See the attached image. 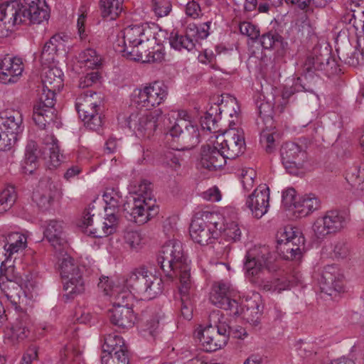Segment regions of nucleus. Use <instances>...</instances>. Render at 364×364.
<instances>
[{
	"label": "nucleus",
	"mask_w": 364,
	"mask_h": 364,
	"mask_svg": "<svg viewBox=\"0 0 364 364\" xmlns=\"http://www.w3.org/2000/svg\"><path fill=\"white\" fill-rule=\"evenodd\" d=\"M158 264L166 277L172 279L179 277L181 294V315L190 321L193 318V286L191 279L190 266L184 256L180 242L168 241L162 247L157 257Z\"/></svg>",
	"instance_id": "obj_1"
},
{
	"label": "nucleus",
	"mask_w": 364,
	"mask_h": 364,
	"mask_svg": "<svg viewBox=\"0 0 364 364\" xmlns=\"http://www.w3.org/2000/svg\"><path fill=\"white\" fill-rule=\"evenodd\" d=\"M220 311H214L210 315L209 324L197 331L203 349L206 352H214L224 347L229 339L231 327L227 318L220 314Z\"/></svg>",
	"instance_id": "obj_2"
},
{
	"label": "nucleus",
	"mask_w": 364,
	"mask_h": 364,
	"mask_svg": "<svg viewBox=\"0 0 364 364\" xmlns=\"http://www.w3.org/2000/svg\"><path fill=\"white\" fill-rule=\"evenodd\" d=\"M223 228V218L219 214L204 212L201 218H194L189 228L190 236L196 243L205 245L216 238Z\"/></svg>",
	"instance_id": "obj_3"
},
{
	"label": "nucleus",
	"mask_w": 364,
	"mask_h": 364,
	"mask_svg": "<svg viewBox=\"0 0 364 364\" xmlns=\"http://www.w3.org/2000/svg\"><path fill=\"white\" fill-rule=\"evenodd\" d=\"M100 107V97L97 92L92 90L84 92L76 99L75 107L79 117L90 130L98 131L103 124L99 113Z\"/></svg>",
	"instance_id": "obj_4"
},
{
	"label": "nucleus",
	"mask_w": 364,
	"mask_h": 364,
	"mask_svg": "<svg viewBox=\"0 0 364 364\" xmlns=\"http://www.w3.org/2000/svg\"><path fill=\"white\" fill-rule=\"evenodd\" d=\"M22 114L17 110L0 114V151L11 149L17 141V136L23 131Z\"/></svg>",
	"instance_id": "obj_5"
},
{
	"label": "nucleus",
	"mask_w": 364,
	"mask_h": 364,
	"mask_svg": "<svg viewBox=\"0 0 364 364\" xmlns=\"http://www.w3.org/2000/svg\"><path fill=\"white\" fill-rule=\"evenodd\" d=\"M272 262V254L267 247L250 250L245 255L244 262V269L249 281L252 282V279H258L264 276L265 272H270Z\"/></svg>",
	"instance_id": "obj_6"
},
{
	"label": "nucleus",
	"mask_w": 364,
	"mask_h": 364,
	"mask_svg": "<svg viewBox=\"0 0 364 364\" xmlns=\"http://www.w3.org/2000/svg\"><path fill=\"white\" fill-rule=\"evenodd\" d=\"M60 267V275L64 280V290L67 292V296L73 298L82 294L85 290V282L82 274V269L70 256L62 259Z\"/></svg>",
	"instance_id": "obj_7"
},
{
	"label": "nucleus",
	"mask_w": 364,
	"mask_h": 364,
	"mask_svg": "<svg viewBox=\"0 0 364 364\" xmlns=\"http://www.w3.org/2000/svg\"><path fill=\"white\" fill-rule=\"evenodd\" d=\"M167 96V87L162 82H154L143 88L135 89L132 101L139 107L150 109L163 103Z\"/></svg>",
	"instance_id": "obj_8"
},
{
	"label": "nucleus",
	"mask_w": 364,
	"mask_h": 364,
	"mask_svg": "<svg viewBox=\"0 0 364 364\" xmlns=\"http://www.w3.org/2000/svg\"><path fill=\"white\" fill-rule=\"evenodd\" d=\"M348 220V216L345 213L330 210L327 211L324 216L316 220L312 229L318 239H323L328 234L341 230L346 226Z\"/></svg>",
	"instance_id": "obj_9"
},
{
	"label": "nucleus",
	"mask_w": 364,
	"mask_h": 364,
	"mask_svg": "<svg viewBox=\"0 0 364 364\" xmlns=\"http://www.w3.org/2000/svg\"><path fill=\"white\" fill-rule=\"evenodd\" d=\"M59 90L48 89L43 86L39 102L34 105L33 119L41 128L46 129L50 125L53 118L55 92Z\"/></svg>",
	"instance_id": "obj_10"
},
{
	"label": "nucleus",
	"mask_w": 364,
	"mask_h": 364,
	"mask_svg": "<svg viewBox=\"0 0 364 364\" xmlns=\"http://www.w3.org/2000/svg\"><path fill=\"white\" fill-rule=\"evenodd\" d=\"M218 145L228 159H235L245 150V136L242 129L230 127L218 137Z\"/></svg>",
	"instance_id": "obj_11"
},
{
	"label": "nucleus",
	"mask_w": 364,
	"mask_h": 364,
	"mask_svg": "<svg viewBox=\"0 0 364 364\" xmlns=\"http://www.w3.org/2000/svg\"><path fill=\"white\" fill-rule=\"evenodd\" d=\"M161 114V109H156L143 115L133 113L126 120L127 125L136 134L150 137L158 127Z\"/></svg>",
	"instance_id": "obj_12"
},
{
	"label": "nucleus",
	"mask_w": 364,
	"mask_h": 364,
	"mask_svg": "<svg viewBox=\"0 0 364 364\" xmlns=\"http://www.w3.org/2000/svg\"><path fill=\"white\" fill-rule=\"evenodd\" d=\"M22 8L16 0L0 5V38L7 37L14 26L23 23Z\"/></svg>",
	"instance_id": "obj_13"
},
{
	"label": "nucleus",
	"mask_w": 364,
	"mask_h": 364,
	"mask_svg": "<svg viewBox=\"0 0 364 364\" xmlns=\"http://www.w3.org/2000/svg\"><path fill=\"white\" fill-rule=\"evenodd\" d=\"M125 217L139 225H143L156 213L154 203H149L146 199L133 198L123 205Z\"/></svg>",
	"instance_id": "obj_14"
},
{
	"label": "nucleus",
	"mask_w": 364,
	"mask_h": 364,
	"mask_svg": "<svg viewBox=\"0 0 364 364\" xmlns=\"http://www.w3.org/2000/svg\"><path fill=\"white\" fill-rule=\"evenodd\" d=\"M235 295V291L232 286L228 282L220 281L214 284L210 300L215 306L230 310L235 314L238 313V304L233 299Z\"/></svg>",
	"instance_id": "obj_15"
},
{
	"label": "nucleus",
	"mask_w": 364,
	"mask_h": 364,
	"mask_svg": "<svg viewBox=\"0 0 364 364\" xmlns=\"http://www.w3.org/2000/svg\"><path fill=\"white\" fill-rule=\"evenodd\" d=\"M282 164L288 173L296 175L306 159V153L294 142H287L281 148Z\"/></svg>",
	"instance_id": "obj_16"
},
{
	"label": "nucleus",
	"mask_w": 364,
	"mask_h": 364,
	"mask_svg": "<svg viewBox=\"0 0 364 364\" xmlns=\"http://www.w3.org/2000/svg\"><path fill=\"white\" fill-rule=\"evenodd\" d=\"M336 65L335 60L331 58L330 53L326 50L325 53L314 51L308 56L302 68V77L307 79L313 77L317 71H326L332 73V70Z\"/></svg>",
	"instance_id": "obj_17"
},
{
	"label": "nucleus",
	"mask_w": 364,
	"mask_h": 364,
	"mask_svg": "<svg viewBox=\"0 0 364 364\" xmlns=\"http://www.w3.org/2000/svg\"><path fill=\"white\" fill-rule=\"evenodd\" d=\"M269 189L266 184L259 185L246 199L245 205L252 215L259 219L265 215L269 207Z\"/></svg>",
	"instance_id": "obj_18"
},
{
	"label": "nucleus",
	"mask_w": 364,
	"mask_h": 364,
	"mask_svg": "<svg viewBox=\"0 0 364 364\" xmlns=\"http://www.w3.org/2000/svg\"><path fill=\"white\" fill-rule=\"evenodd\" d=\"M151 44L150 41L149 43H144V46L137 45L129 49H119V52L123 53V56L127 58L135 61H141L142 63H161L164 60V52L158 48L156 50H149V47Z\"/></svg>",
	"instance_id": "obj_19"
},
{
	"label": "nucleus",
	"mask_w": 364,
	"mask_h": 364,
	"mask_svg": "<svg viewBox=\"0 0 364 364\" xmlns=\"http://www.w3.org/2000/svg\"><path fill=\"white\" fill-rule=\"evenodd\" d=\"M227 159L217 142L216 144H205L201 147L200 164L208 171H216L222 168L225 165Z\"/></svg>",
	"instance_id": "obj_20"
},
{
	"label": "nucleus",
	"mask_w": 364,
	"mask_h": 364,
	"mask_svg": "<svg viewBox=\"0 0 364 364\" xmlns=\"http://www.w3.org/2000/svg\"><path fill=\"white\" fill-rule=\"evenodd\" d=\"M322 292L333 296L343 291V284L336 265H328L324 267L319 279Z\"/></svg>",
	"instance_id": "obj_21"
},
{
	"label": "nucleus",
	"mask_w": 364,
	"mask_h": 364,
	"mask_svg": "<svg viewBox=\"0 0 364 364\" xmlns=\"http://www.w3.org/2000/svg\"><path fill=\"white\" fill-rule=\"evenodd\" d=\"M23 70V64L21 58L5 56L0 63V82L4 84L17 82Z\"/></svg>",
	"instance_id": "obj_22"
},
{
	"label": "nucleus",
	"mask_w": 364,
	"mask_h": 364,
	"mask_svg": "<svg viewBox=\"0 0 364 364\" xmlns=\"http://www.w3.org/2000/svg\"><path fill=\"white\" fill-rule=\"evenodd\" d=\"M151 32L141 25L129 26L123 30L122 49H130L137 45L149 43Z\"/></svg>",
	"instance_id": "obj_23"
},
{
	"label": "nucleus",
	"mask_w": 364,
	"mask_h": 364,
	"mask_svg": "<svg viewBox=\"0 0 364 364\" xmlns=\"http://www.w3.org/2000/svg\"><path fill=\"white\" fill-rule=\"evenodd\" d=\"M100 280L98 286L104 289L105 294L111 296L113 307L129 306V303L134 294L132 291H130V289L124 290L119 286L112 287L111 281L108 277H103Z\"/></svg>",
	"instance_id": "obj_24"
},
{
	"label": "nucleus",
	"mask_w": 364,
	"mask_h": 364,
	"mask_svg": "<svg viewBox=\"0 0 364 364\" xmlns=\"http://www.w3.org/2000/svg\"><path fill=\"white\" fill-rule=\"evenodd\" d=\"M56 193V186L49 178L40 180L33 193V200L39 208L47 209L53 201Z\"/></svg>",
	"instance_id": "obj_25"
},
{
	"label": "nucleus",
	"mask_w": 364,
	"mask_h": 364,
	"mask_svg": "<svg viewBox=\"0 0 364 364\" xmlns=\"http://www.w3.org/2000/svg\"><path fill=\"white\" fill-rule=\"evenodd\" d=\"M279 255L284 259L299 261L302 257L304 249V237L302 234L296 236L281 246H277Z\"/></svg>",
	"instance_id": "obj_26"
},
{
	"label": "nucleus",
	"mask_w": 364,
	"mask_h": 364,
	"mask_svg": "<svg viewBox=\"0 0 364 364\" xmlns=\"http://www.w3.org/2000/svg\"><path fill=\"white\" fill-rule=\"evenodd\" d=\"M109 314L111 323L122 329L132 327L136 318L133 310L129 306L113 307Z\"/></svg>",
	"instance_id": "obj_27"
},
{
	"label": "nucleus",
	"mask_w": 364,
	"mask_h": 364,
	"mask_svg": "<svg viewBox=\"0 0 364 364\" xmlns=\"http://www.w3.org/2000/svg\"><path fill=\"white\" fill-rule=\"evenodd\" d=\"M43 234L56 251L60 252L67 245L63 228L60 221L50 220Z\"/></svg>",
	"instance_id": "obj_28"
},
{
	"label": "nucleus",
	"mask_w": 364,
	"mask_h": 364,
	"mask_svg": "<svg viewBox=\"0 0 364 364\" xmlns=\"http://www.w3.org/2000/svg\"><path fill=\"white\" fill-rule=\"evenodd\" d=\"M149 273L144 269H135L124 280V285L127 289H130L133 294H136L143 297L146 288V282Z\"/></svg>",
	"instance_id": "obj_29"
},
{
	"label": "nucleus",
	"mask_w": 364,
	"mask_h": 364,
	"mask_svg": "<svg viewBox=\"0 0 364 364\" xmlns=\"http://www.w3.org/2000/svg\"><path fill=\"white\" fill-rule=\"evenodd\" d=\"M22 16L24 18L23 23L41 24L48 21L50 11L46 2H45L44 6L38 4L23 9Z\"/></svg>",
	"instance_id": "obj_30"
},
{
	"label": "nucleus",
	"mask_w": 364,
	"mask_h": 364,
	"mask_svg": "<svg viewBox=\"0 0 364 364\" xmlns=\"http://www.w3.org/2000/svg\"><path fill=\"white\" fill-rule=\"evenodd\" d=\"M40 150L37 143L33 140L27 142L25 149L24 160L22 163V171L26 175H32L37 170Z\"/></svg>",
	"instance_id": "obj_31"
},
{
	"label": "nucleus",
	"mask_w": 364,
	"mask_h": 364,
	"mask_svg": "<svg viewBox=\"0 0 364 364\" xmlns=\"http://www.w3.org/2000/svg\"><path fill=\"white\" fill-rule=\"evenodd\" d=\"M63 46L64 41L62 37L58 34L53 36L43 47L40 55L42 64L49 66L54 63L58 51Z\"/></svg>",
	"instance_id": "obj_32"
},
{
	"label": "nucleus",
	"mask_w": 364,
	"mask_h": 364,
	"mask_svg": "<svg viewBox=\"0 0 364 364\" xmlns=\"http://www.w3.org/2000/svg\"><path fill=\"white\" fill-rule=\"evenodd\" d=\"M321 206L319 198L313 193L305 195L294 203V213L299 217H306Z\"/></svg>",
	"instance_id": "obj_33"
},
{
	"label": "nucleus",
	"mask_w": 364,
	"mask_h": 364,
	"mask_svg": "<svg viewBox=\"0 0 364 364\" xmlns=\"http://www.w3.org/2000/svg\"><path fill=\"white\" fill-rule=\"evenodd\" d=\"M117 211L109 210L106 212V218L103 223H98L95 227L90 230V234L95 237H102L104 235L112 234L118 224V218L116 215Z\"/></svg>",
	"instance_id": "obj_34"
},
{
	"label": "nucleus",
	"mask_w": 364,
	"mask_h": 364,
	"mask_svg": "<svg viewBox=\"0 0 364 364\" xmlns=\"http://www.w3.org/2000/svg\"><path fill=\"white\" fill-rule=\"evenodd\" d=\"M29 333L30 321L26 314H23L12 324L8 337L13 343L20 342L27 338Z\"/></svg>",
	"instance_id": "obj_35"
},
{
	"label": "nucleus",
	"mask_w": 364,
	"mask_h": 364,
	"mask_svg": "<svg viewBox=\"0 0 364 364\" xmlns=\"http://www.w3.org/2000/svg\"><path fill=\"white\" fill-rule=\"evenodd\" d=\"M189 30L187 28L185 35H180L177 33H171L169 37L171 47L176 50L191 51L196 47V39L189 36Z\"/></svg>",
	"instance_id": "obj_36"
},
{
	"label": "nucleus",
	"mask_w": 364,
	"mask_h": 364,
	"mask_svg": "<svg viewBox=\"0 0 364 364\" xmlns=\"http://www.w3.org/2000/svg\"><path fill=\"white\" fill-rule=\"evenodd\" d=\"M63 73L61 70L56 67L50 68L45 71L42 78L43 86L48 89L59 90L63 86Z\"/></svg>",
	"instance_id": "obj_37"
},
{
	"label": "nucleus",
	"mask_w": 364,
	"mask_h": 364,
	"mask_svg": "<svg viewBox=\"0 0 364 364\" xmlns=\"http://www.w3.org/2000/svg\"><path fill=\"white\" fill-rule=\"evenodd\" d=\"M259 42L264 49H284L287 43L284 38L275 31H270L262 34L259 38Z\"/></svg>",
	"instance_id": "obj_38"
},
{
	"label": "nucleus",
	"mask_w": 364,
	"mask_h": 364,
	"mask_svg": "<svg viewBox=\"0 0 364 364\" xmlns=\"http://www.w3.org/2000/svg\"><path fill=\"white\" fill-rule=\"evenodd\" d=\"M263 307L255 299L247 300L242 309L243 317L252 325L257 326L259 323Z\"/></svg>",
	"instance_id": "obj_39"
},
{
	"label": "nucleus",
	"mask_w": 364,
	"mask_h": 364,
	"mask_svg": "<svg viewBox=\"0 0 364 364\" xmlns=\"http://www.w3.org/2000/svg\"><path fill=\"white\" fill-rule=\"evenodd\" d=\"M106 204L105 212L109 210L117 211L119 206L123 203V196L119 188H107L102 196Z\"/></svg>",
	"instance_id": "obj_40"
},
{
	"label": "nucleus",
	"mask_w": 364,
	"mask_h": 364,
	"mask_svg": "<svg viewBox=\"0 0 364 364\" xmlns=\"http://www.w3.org/2000/svg\"><path fill=\"white\" fill-rule=\"evenodd\" d=\"M218 105H215L205 113L204 116L200 118V126L203 130L209 132L216 133L218 130V121L220 115L218 114Z\"/></svg>",
	"instance_id": "obj_41"
},
{
	"label": "nucleus",
	"mask_w": 364,
	"mask_h": 364,
	"mask_svg": "<svg viewBox=\"0 0 364 364\" xmlns=\"http://www.w3.org/2000/svg\"><path fill=\"white\" fill-rule=\"evenodd\" d=\"M179 141L183 145V149H191L199 144V130L191 121L190 124L184 129Z\"/></svg>",
	"instance_id": "obj_42"
},
{
	"label": "nucleus",
	"mask_w": 364,
	"mask_h": 364,
	"mask_svg": "<svg viewBox=\"0 0 364 364\" xmlns=\"http://www.w3.org/2000/svg\"><path fill=\"white\" fill-rule=\"evenodd\" d=\"M124 0H100V8L102 16L109 17L111 20L115 19L122 11Z\"/></svg>",
	"instance_id": "obj_43"
},
{
	"label": "nucleus",
	"mask_w": 364,
	"mask_h": 364,
	"mask_svg": "<svg viewBox=\"0 0 364 364\" xmlns=\"http://www.w3.org/2000/svg\"><path fill=\"white\" fill-rule=\"evenodd\" d=\"M347 182L356 190L364 188V161L359 167L350 168L346 176Z\"/></svg>",
	"instance_id": "obj_44"
},
{
	"label": "nucleus",
	"mask_w": 364,
	"mask_h": 364,
	"mask_svg": "<svg viewBox=\"0 0 364 364\" xmlns=\"http://www.w3.org/2000/svg\"><path fill=\"white\" fill-rule=\"evenodd\" d=\"M344 61L350 66L356 67L364 63V37L358 38L357 46L353 51L347 54Z\"/></svg>",
	"instance_id": "obj_45"
},
{
	"label": "nucleus",
	"mask_w": 364,
	"mask_h": 364,
	"mask_svg": "<svg viewBox=\"0 0 364 364\" xmlns=\"http://www.w3.org/2000/svg\"><path fill=\"white\" fill-rule=\"evenodd\" d=\"M126 350L127 346L122 338L117 334L110 333L105 335L104 337V343L102 345L103 353H112L117 350Z\"/></svg>",
	"instance_id": "obj_46"
},
{
	"label": "nucleus",
	"mask_w": 364,
	"mask_h": 364,
	"mask_svg": "<svg viewBox=\"0 0 364 364\" xmlns=\"http://www.w3.org/2000/svg\"><path fill=\"white\" fill-rule=\"evenodd\" d=\"M146 292L144 293L143 299H152L155 298L157 295L160 294L163 290V281L162 279L155 275H153L151 273H149V276L148 277V279L146 282Z\"/></svg>",
	"instance_id": "obj_47"
},
{
	"label": "nucleus",
	"mask_w": 364,
	"mask_h": 364,
	"mask_svg": "<svg viewBox=\"0 0 364 364\" xmlns=\"http://www.w3.org/2000/svg\"><path fill=\"white\" fill-rule=\"evenodd\" d=\"M5 277L8 279V283L4 284V291L5 296L16 307L20 303L21 294H23L22 288L20 285L14 282L11 279L8 278L6 273Z\"/></svg>",
	"instance_id": "obj_48"
},
{
	"label": "nucleus",
	"mask_w": 364,
	"mask_h": 364,
	"mask_svg": "<svg viewBox=\"0 0 364 364\" xmlns=\"http://www.w3.org/2000/svg\"><path fill=\"white\" fill-rule=\"evenodd\" d=\"M222 97L223 99L221 100L220 105H218V111H219L218 114L220 115L224 112L225 114L229 115L231 118H237L240 107L236 98L232 96H228L225 102H224L223 95Z\"/></svg>",
	"instance_id": "obj_49"
},
{
	"label": "nucleus",
	"mask_w": 364,
	"mask_h": 364,
	"mask_svg": "<svg viewBox=\"0 0 364 364\" xmlns=\"http://www.w3.org/2000/svg\"><path fill=\"white\" fill-rule=\"evenodd\" d=\"M16 193L14 186H9L0 193V214L9 210L14 204Z\"/></svg>",
	"instance_id": "obj_50"
},
{
	"label": "nucleus",
	"mask_w": 364,
	"mask_h": 364,
	"mask_svg": "<svg viewBox=\"0 0 364 364\" xmlns=\"http://www.w3.org/2000/svg\"><path fill=\"white\" fill-rule=\"evenodd\" d=\"M128 350H117L114 355L106 353L101 358L102 364H129Z\"/></svg>",
	"instance_id": "obj_51"
},
{
	"label": "nucleus",
	"mask_w": 364,
	"mask_h": 364,
	"mask_svg": "<svg viewBox=\"0 0 364 364\" xmlns=\"http://www.w3.org/2000/svg\"><path fill=\"white\" fill-rule=\"evenodd\" d=\"M124 242L132 250H138L142 247L144 238L141 234L132 229H127L124 232Z\"/></svg>",
	"instance_id": "obj_52"
},
{
	"label": "nucleus",
	"mask_w": 364,
	"mask_h": 364,
	"mask_svg": "<svg viewBox=\"0 0 364 364\" xmlns=\"http://www.w3.org/2000/svg\"><path fill=\"white\" fill-rule=\"evenodd\" d=\"M79 60L88 68H95L100 65V58L95 50L88 48L79 55Z\"/></svg>",
	"instance_id": "obj_53"
},
{
	"label": "nucleus",
	"mask_w": 364,
	"mask_h": 364,
	"mask_svg": "<svg viewBox=\"0 0 364 364\" xmlns=\"http://www.w3.org/2000/svg\"><path fill=\"white\" fill-rule=\"evenodd\" d=\"M62 361L64 364H84L80 350L72 344L65 347Z\"/></svg>",
	"instance_id": "obj_54"
},
{
	"label": "nucleus",
	"mask_w": 364,
	"mask_h": 364,
	"mask_svg": "<svg viewBox=\"0 0 364 364\" xmlns=\"http://www.w3.org/2000/svg\"><path fill=\"white\" fill-rule=\"evenodd\" d=\"M211 21H207L197 26L196 24H190L187 28L189 30V36H192L196 39V43L198 40L206 38L209 35L210 26Z\"/></svg>",
	"instance_id": "obj_55"
},
{
	"label": "nucleus",
	"mask_w": 364,
	"mask_h": 364,
	"mask_svg": "<svg viewBox=\"0 0 364 364\" xmlns=\"http://www.w3.org/2000/svg\"><path fill=\"white\" fill-rule=\"evenodd\" d=\"M311 87L306 83L303 82L301 77H297L294 85L290 87H284L282 97L284 100H289L295 92L310 91Z\"/></svg>",
	"instance_id": "obj_56"
},
{
	"label": "nucleus",
	"mask_w": 364,
	"mask_h": 364,
	"mask_svg": "<svg viewBox=\"0 0 364 364\" xmlns=\"http://www.w3.org/2000/svg\"><path fill=\"white\" fill-rule=\"evenodd\" d=\"M160 316L159 315L152 316L147 319L141 326V332L144 336H154L159 328Z\"/></svg>",
	"instance_id": "obj_57"
},
{
	"label": "nucleus",
	"mask_w": 364,
	"mask_h": 364,
	"mask_svg": "<svg viewBox=\"0 0 364 364\" xmlns=\"http://www.w3.org/2000/svg\"><path fill=\"white\" fill-rule=\"evenodd\" d=\"M301 234L297 230H294L292 226H286L278 230L277 233V246H281L285 244V242L292 240L293 237Z\"/></svg>",
	"instance_id": "obj_58"
},
{
	"label": "nucleus",
	"mask_w": 364,
	"mask_h": 364,
	"mask_svg": "<svg viewBox=\"0 0 364 364\" xmlns=\"http://www.w3.org/2000/svg\"><path fill=\"white\" fill-rule=\"evenodd\" d=\"M224 237L227 240L237 242L241 238V230L238 225L235 223L227 224L225 226L223 223V228L221 230Z\"/></svg>",
	"instance_id": "obj_59"
},
{
	"label": "nucleus",
	"mask_w": 364,
	"mask_h": 364,
	"mask_svg": "<svg viewBox=\"0 0 364 364\" xmlns=\"http://www.w3.org/2000/svg\"><path fill=\"white\" fill-rule=\"evenodd\" d=\"M273 134L274 132L269 129H263L260 133V144L267 153H272L276 147Z\"/></svg>",
	"instance_id": "obj_60"
},
{
	"label": "nucleus",
	"mask_w": 364,
	"mask_h": 364,
	"mask_svg": "<svg viewBox=\"0 0 364 364\" xmlns=\"http://www.w3.org/2000/svg\"><path fill=\"white\" fill-rule=\"evenodd\" d=\"M241 34L247 36L252 41H257L259 37V30L257 26L250 22L243 21L239 26Z\"/></svg>",
	"instance_id": "obj_61"
},
{
	"label": "nucleus",
	"mask_w": 364,
	"mask_h": 364,
	"mask_svg": "<svg viewBox=\"0 0 364 364\" xmlns=\"http://www.w3.org/2000/svg\"><path fill=\"white\" fill-rule=\"evenodd\" d=\"M188 124H190V120L176 119L174 124L169 128L167 134L173 138H178L179 141L184 129Z\"/></svg>",
	"instance_id": "obj_62"
},
{
	"label": "nucleus",
	"mask_w": 364,
	"mask_h": 364,
	"mask_svg": "<svg viewBox=\"0 0 364 364\" xmlns=\"http://www.w3.org/2000/svg\"><path fill=\"white\" fill-rule=\"evenodd\" d=\"M49 158L46 165L49 169H54L58 167L63 161V156L60 152L59 146L49 147Z\"/></svg>",
	"instance_id": "obj_63"
},
{
	"label": "nucleus",
	"mask_w": 364,
	"mask_h": 364,
	"mask_svg": "<svg viewBox=\"0 0 364 364\" xmlns=\"http://www.w3.org/2000/svg\"><path fill=\"white\" fill-rule=\"evenodd\" d=\"M172 9L170 0H154L153 3V11L158 17L167 16Z\"/></svg>",
	"instance_id": "obj_64"
}]
</instances>
